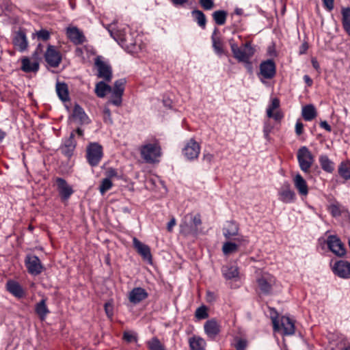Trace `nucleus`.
Wrapping results in <instances>:
<instances>
[{"mask_svg": "<svg viewBox=\"0 0 350 350\" xmlns=\"http://www.w3.org/2000/svg\"><path fill=\"white\" fill-rule=\"evenodd\" d=\"M66 35L69 40L76 45L81 44L86 41L83 33L76 27H69L66 29Z\"/></svg>", "mask_w": 350, "mask_h": 350, "instance_id": "obj_16", "label": "nucleus"}, {"mask_svg": "<svg viewBox=\"0 0 350 350\" xmlns=\"http://www.w3.org/2000/svg\"><path fill=\"white\" fill-rule=\"evenodd\" d=\"M55 182L61 199L63 201L67 200L74 193L72 187L70 186L66 180L62 178H56Z\"/></svg>", "mask_w": 350, "mask_h": 350, "instance_id": "obj_13", "label": "nucleus"}, {"mask_svg": "<svg viewBox=\"0 0 350 350\" xmlns=\"http://www.w3.org/2000/svg\"><path fill=\"white\" fill-rule=\"evenodd\" d=\"M341 14L343 29L350 36V8H342Z\"/></svg>", "mask_w": 350, "mask_h": 350, "instance_id": "obj_31", "label": "nucleus"}, {"mask_svg": "<svg viewBox=\"0 0 350 350\" xmlns=\"http://www.w3.org/2000/svg\"><path fill=\"white\" fill-rule=\"evenodd\" d=\"M148 293L146 291L141 287L134 288L129 295V299L130 302L134 304H137L148 297Z\"/></svg>", "mask_w": 350, "mask_h": 350, "instance_id": "obj_20", "label": "nucleus"}, {"mask_svg": "<svg viewBox=\"0 0 350 350\" xmlns=\"http://www.w3.org/2000/svg\"><path fill=\"white\" fill-rule=\"evenodd\" d=\"M339 174L345 179H350V162H342L338 168Z\"/></svg>", "mask_w": 350, "mask_h": 350, "instance_id": "obj_41", "label": "nucleus"}, {"mask_svg": "<svg viewBox=\"0 0 350 350\" xmlns=\"http://www.w3.org/2000/svg\"><path fill=\"white\" fill-rule=\"evenodd\" d=\"M302 116L306 121H311L317 116V111L312 105H308L302 108Z\"/></svg>", "mask_w": 350, "mask_h": 350, "instance_id": "obj_34", "label": "nucleus"}, {"mask_svg": "<svg viewBox=\"0 0 350 350\" xmlns=\"http://www.w3.org/2000/svg\"><path fill=\"white\" fill-rule=\"evenodd\" d=\"M283 113L280 110H276L270 113V116H268L269 118H273L275 121H280L283 118Z\"/></svg>", "mask_w": 350, "mask_h": 350, "instance_id": "obj_55", "label": "nucleus"}, {"mask_svg": "<svg viewBox=\"0 0 350 350\" xmlns=\"http://www.w3.org/2000/svg\"><path fill=\"white\" fill-rule=\"evenodd\" d=\"M126 83L125 79H120L115 81L113 87H111V92H109V93H111V96L107 105L111 104L117 107L122 105V95L124 94Z\"/></svg>", "mask_w": 350, "mask_h": 350, "instance_id": "obj_3", "label": "nucleus"}, {"mask_svg": "<svg viewBox=\"0 0 350 350\" xmlns=\"http://www.w3.org/2000/svg\"><path fill=\"white\" fill-rule=\"evenodd\" d=\"M95 66L97 69V77L105 81H110L112 79V69L111 66L100 57L95 59Z\"/></svg>", "mask_w": 350, "mask_h": 350, "instance_id": "obj_10", "label": "nucleus"}, {"mask_svg": "<svg viewBox=\"0 0 350 350\" xmlns=\"http://www.w3.org/2000/svg\"><path fill=\"white\" fill-rule=\"evenodd\" d=\"M260 71L262 76L267 79L273 78L275 75V65L273 60L268 59L260 65Z\"/></svg>", "mask_w": 350, "mask_h": 350, "instance_id": "obj_19", "label": "nucleus"}, {"mask_svg": "<svg viewBox=\"0 0 350 350\" xmlns=\"http://www.w3.org/2000/svg\"><path fill=\"white\" fill-rule=\"evenodd\" d=\"M25 264L28 272L33 275H38L44 270V266L40 260L35 255H27L25 257Z\"/></svg>", "mask_w": 350, "mask_h": 350, "instance_id": "obj_9", "label": "nucleus"}, {"mask_svg": "<svg viewBox=\"0 0 350 350\" xmlns=\"http://www.w3.org/2000/svg\"><path fill=\"white\" fill-rule=\"evenodd\" d=\"M279 107H280V100L279 99L275 98H273L272 100H271V103L270 104V105L268 107V108L267 109V116H270V113L276 111V110H278L279 109Z\"/></svg>", "mask_w": 350, "mask_h": 350, "instance_id": "obj_47", "label": "nucleus"}, {"mask_svg": "<svg viewBox=\"0 0 350 350\" xmlns=\"http://www.w3.org/2000/svg\"><path fill=\"white\" fill-rule=\"evenodd\" d=\"M304 80L308 86H311L313 83L312 79L308 75H304Z\"/></svg>", "mask_w": 350, "mask_h": 350, "instance_id": "obj_63", "label": "nucleus"}, {"mask_svg": "<svg viewBox=\"0 0 350 350\" xmlns=\"http://www.w3.org/2000/svg\"><path fill=\"white\" fill-rule=\"evenodd\" d=\"M107 178L111 180V178L116 177L118 175L116 170L113 168H109L106 171Z\"/></svg>", "mask_w": 350, "mask_h": 350, "instance_id": "obj_58", "label": "nucleus"}, {"mask_svg": "<svg viewBox=\"0 0 350 350\" xmlns=\"http://www.w3.org/2000/svg\"><path fill=\"white\" fill-rule=\"evenodd\" d=\"M293 183L300 195L306 196L308 194V189L306 181L299 174L294 177Z\"/></svg>", "mask_w": 350, "mask_h": 350, "instance_id": "obj_25", "label": "nucleus"}, {"mask_svg": "<svg viewBox=\"0 0 350 350\" xmlns=\"http://www.w3.org/2000/svg\"><path fill=\"white\" fill-rule=\"evenodd\" d=\"M311 62H312V65L314 67V68L316 69L317 70H318L319 69L320 66H319V64L318 61L317 60V59L312 58Z\"/></svg>", "mask_w": 350, "mask_h": 350, "instance_id": "obj_64", "label": "nucleus"}, {"mask_svg": "<svg viewBox=\"0 0 350 350\" xmlns=\"http://www.w3.org/2000/svg\"><path fill=\"white\" fill-rule=\"evenodd\" d=\"M191 15L194 20L197 22L198 25L202 29H204L206 23V18L205 14L199 10H194L191 12Z\"/></svg>", "mask_w": 350, "mask_h": 350, "instance_id": "obj_38", "label": "nucleus"}, {"mask_svg": "<svg viewBox=\"0 0 350 350\" xmlns=\"http://www.w3.org/2000/svg\"><path fill=\"white\" fill-rule=\"evenodd\" d=\"M327 244L329 249L338 256H342L345 254L346 250L340 240L336 236L330 235L327 240Z\"/></svg>", "mask_w": 350, "mask_h": 350, "instance_id": "obj_14", "label": "nucleus"}, {"mask_svg": "<svg viewBox=\"0 0 350 350\" xmlns=\"http://www.w3.org/2000/svg\"><path fill=\"white\" fill-rule=\"evenodd\" d=\"M103 155V147L98 143H91L87 147L86 158L91 166H97Z\"/></svg>", "mask_w": 350, "mask_h": 350, "instance_id": "obj_6", "label": "nucleus"}, {"mask_svg": "<svg viewBox=\"0 0 350 350\" xmlns=\"http://www.w3.org/2000/svg\"><path fill=\"white\" fill-rule=\"evenodd\" d=\"M133 244L134 248L144 260H148V262L152 261V255L148 245L143 243L136 237L133 239Z\"/></svg>", "mask_w": 350, "mask_h": 350, "instance_id": "obj_17", "label": "nucleus"}, {"mask_svg": "<svg viewBox=\"0 0 350 350\" xmlns=\"http://www.w3.org/2000/svg\"><path fill=\"white\" fill-rule=\"evenodd\" d=\"M35 310L42 321L45 319L46 315L49 313V310L46 306L45 299H42L41 301L36 304L35 306Z\"/></svg>", "mask_w": 350, "mask_h": 350, "instance_id": "obj_29", "label": "nucleus"}, {"mask_svg": "<svg viewBox=\"0 0 350 350\" xmlns=\"http://www.w3.org/2000/svg\"><path fill=\"white\" fill-rule=\"evenodd\" d=\"M21 69L25 72H36L39 69V64L36 62H31L28 57L22 59Z\"/></svg>", "mask_w": 350, "mask_h": 350, "instance_id": "obj_30", "label": "nucleus"}, {"mask_svg": "<svg viewBox=\"0 0 350 350\" xmlns=\"http://www.w3.org/2000/svg\"><path fill=\"white\" fill-rule=\"evenodd\" d=\"M206 342L200 337H192L189 339V346L191 350H204Z\"/></svg>", "mask_w": 350, "mask_h": 350, "instance_id": "obj_37", "label": "nucleus"}, {"mask_svg": "<svg viewBox=\"0 0 350 350\" xmlns=\"http://www.w3.org/2000/svg\"><path fill=\"white\" fill-rule=\"evenodd\" d=\"M188 219H186L185 216L183 221L180 224V233L187 237L189 235H195L197 234V229L194 228L192 224H190Z\"/></svg>", "mask_w": 350, "mask_h": 350, "instance_id": "obj_26", "label": "nucleus"}, {"mask_svg": "<svg viewBox=\"0 0 350 350\" xmlns=\"http://www.w3.org/2000/svg\"><path fill=\"white\" fill-rule=\"evenodd\" d=\"M105 311L108 317L111 318L113 314V308L112 302L108 301L105 304Z\"/></svg>", "mask_w": 350, "mask_h": 350, "instance_id": "obj_53", "label": "nucleus"}, {"mask_svg": "<svg viewBox=\"0 0 350 350\" xmlns=\"http://www.w3.org/2000/svg\"><path fill=\"white\" fill-rule=\"evenodd\" d=\"M199 3L205 10H211L215 6L213 0H199Z\"/></svg>", "mask_w": 350, "mask_h": 350, "instance_id": "obj_49", "label": "nucleus"}, {"mask_svg": "<svg viewBox=\"0 0 350 350\" xmlns=\"http://www.w3.org/2000/svg\"><path fill=\"white\" fill-rule=\"evenodd\" d=\"M147 345L149 350H165L163 345L159 340L154 337L147 342Z\"/></svg>", "mask_w": 350, "mask_h": 350, "instance_id": "obj_42", "label": "nucleus"}, {"mask_svg": "<svg viewBox=\"0 0 350 350\" xmlns=\"http://www.w3.org/2000/svg\"><path fill=\"white\" fill-rule=\"evenodd\" d=\"M176 219L175 218H172L171 220L168 222L167 229L169 232L172 230L173 227L176 225Z\"/></svg>", "mask_w": 350, "mask_h": 350, "instance_id": "obj_61", "label": "nucleus"}, {"mask_svg": "<svg viewBox=\"0 0 350 350\" xmlns=\"http://www.w3.org/2000/svg\"><path fill=\"white\" fill-rule=\"evenodd\" d=\"M186 219H188L189 221L192 222L193 227L196 228L197 230L198 226L202 224L201 217L199 214H196L195 215L191 214L187 215Z\"/></svg>", "mask_w": 350, "mask_h": 350, "instance_id": "obj_45", "label": "nucleus"}, {"mask_svg": "<svg viewBox=\"0 0 350 350\" xmlns=\"http://www.w3.org/2000/svg\"><path fill=\"white\" fill-rule=\"evenodd\" d=\"M247 346V342L245 339L239 338L235 345V348L237 350H245Z\"/></svg>", "mask_w": 350, "mask_h": 350, "instance_id": "obj_52", "label": "nucleus"}, {"mask_svg": "<svg viewBox=\"0 0 350 350\" xmlns=\"http://www.w3.org/2000/svg\"><path fill=\"white\" fill-rule=\"evenodd\" d=\"M139 152L142 158L148 163H158L162 155L161 147L157 140L145 143L140 147Z\"/></svg>", "mask_w": 350, "mask_h": 350, "instance_id": "obj_2", "label": "nucleus"}, {"mask_svg": "<svg viewBox=\"0 0 350 350\" xmlns=\"http://www.w3.org/2000/svg\"><path fill=\"white\" fill-rule=\"evenodd\" d=\"M111 36L116 40L122 47L129 48L130 45H133L132 40L129 41L128 37L123 30H117L113 31L109 29Z\"/></svg>", "mask_w": 350, "mask_h": 350, "instance_id": "obj_23", "label": "nucleus"}, {"mask_svg": "<svg viewBox=\"0 0 350 350\" xmlns=\"http://www.w3.org/2000/svg\"><path fill=\"white\" fill-rule=\"evenodd\" d=\"M239 234V226L234 221H227L226 227L223 228V234L227 239H231L232 237Z\"/></svg>", "mask_w": 350, "mask_h": 350, "instance_id": "obj_27", "label": "nucleus"}, {"mask_svg": "<svg viewBox=\"0 0 350 350\" xmlns=\"http://www.w3.org/2000/svg\"><path fill=\"white\" fill-rule=\"evenodd\" d=\"M239 245L236 243L227 241L222 246V252L224 255H229L236 252L238 250Z\"/></svg>", "mask_w": 350, "mask_h": 350, "instance_id": "obj_40", "label": "nucleus"}, {"mask_svg": "<svg viewBox=\"0 0 350 350\" xmlns=\"http://www.w3.org/2000/svg\"><path fill=\"white\" fill-rule=\"evenodd\" d=\"M272 321L274 331L276 332L282 329L284 335L291 336L295 334V324L289 317L283 316L280 321L273 319Z\"/></svg>", "mask_w": 350, "mask_h": 350, "instance_id": "obj_7", "label": "nucleus"}, {"mask_svg": "<svg viewBox=\"0 0 350 350\" xmlns=\"http://www.w3.org/2000/svg\"><path fill=\"white\" fill-rule=\"evenodd\" d=\"M279 200L284 203H291L295 199V193L291 189L289 183H286L282 185L278 191Z\"/></svg>", "mask_w": 350, "mask_h": 350, "instance_id": "obj_15", "label": "nucleus"}, {"mask_svg": "<svg viewBox=\"0 0 350 350\" xmlns=\"http://www.w3.org/2000/svg\"><path fill=\"white\" fill-rule=\"evenodd\" d=\"M230 44L234 57L237 59L238 62L244 63L245 64V67L248 70H251L252 64L250 59L255 53V49L252 46L251 42H247L240 47L232 42H230Z\"/></svg>", "mask_w": 350, "mask_h": 350, "instance_id": "obj_1", "label": "nucleus"}, {"mask_svg": "<svg viewBox=\"0 0 350 350\" xmlns=\"http://www.w3.org/2000/svg\"><path fill=\"white\" fill-rule=\"evenodd\" d=\"M213 159V154H212L211 153H205V154H204V155H203V160L204 161L207 162L208 163H211Z\"/></svg>", "mask_w": 350, "mask_h": 350, "instance_id": "obj_60", "label": "nucleus"}, {"mask_svg": "<svg viewBox=\"0 0 350 350\" xmlns=\"http://www.w3.org/2000/svg\"><path fill=\"white\" fill-rule=\"evenodd\" d=\"M212 42H213V46L214 48V50L215 52L218 54H221L223 53V46L222 43L220 41V40L217 38H216L214 34L212 36Z\"/></svg>", "mask_w": 350, "mask_h": 350, "instance_id": "obj_46", "label": "nucleus"}, {"mask_svg": "<svg viewBox=\"0 0 350 350\" xmlns=\"http://www.w3.org/2000/svg\"><path fill=\"white\" fill-rule=\"evenodd\" d=\"M74 137L75 134L72 132L70 133V137L64 142L63 144L60 147L62 153L68 158H70L72 156L76 148L77 143Z\"/></svg>", "mask_w": 350, "mask_h": 350, "instance_id": "obj_18", "label": "nucleus"}, {"mask_svg": "<svg viewBox=\"0 0 350 350\" xmlns=\"http://www.w3.org/2000/svg\"><path fill=\"white\" fill-rule=\"evenodd\" d=\"M221 271L226 280H231L239 276L238 267L236 266H224L222 267Z\"/></svg>", "mask_w": 350, "mask_h": 350, "instance_id": "obj_33", "label": "nucleus"}, {"mask_svg": "<svg viewBox=\"0 0 350 350\" xmlns=\"http://www.w3.org/2000/svg\"><path fill=\"white\" fill-rule=\"evenodd\" d=\"M72 117L80 124L89 123V118L83 109L79 105H75L73 109Z\"/></svg>", "mask_w": 350, "mask_h": 350, "instance_id": "obj_28", "label": "nucleus"}, {"mask_svg": "<svg viewBox=\"0 0 350 350\" xmlns=\"http://www.w3.org/2000/svg\"><path fill=\"white\" fill-rule=\"evenodd\" d=\"M12 42L15 49L23 53L29 46L26 32L23 29H19L12 33Z\"/></svg>", "mask_w": 350, "mask_h": 350, "instance_id": "obj_8", "label": "nucleus"}, {"mask_svg": "<svg viewBox=\"0 0 350 350\" xmlns=\"http://www.w3.org/2000/svg\"><path fill=\"white\" fill-rule=\"evenodd\" d=\"M108 105H109L106 104V105L104 107L103 120H104V122L106 123L112 124L113 120L111 118V111H110L109 108L108 107Z\"/></svg>", "mask_w": 350, "mask_h": 350, "instance_id": "obj_48", "label": "nucleus"}, {"mask_svg": "<svg viewBox=\"0 0 350 350\" xmlns=\"http://www.w3.org/2000/svg\"><path fill=\"white\" fill-rule=\"evenodd\" d=\"M111 90V87L104 81H99L96 84L95 93L99 98L105 97L107 93H109Z\"/></svg>", "mask_w": 350, "mask_h": 350, "instance_id": "obj_35", "label": "nucleus"}, {"mask_svg": "<svg viewBox=\"0 0 350 350\" xmlns=\"http://www.w3.org/2000/svg\"><path fill=\"white\" fill-rule=\"evenodd\" d=\"M319 163L321 168L329 173H331L334 170V163L328 158L327 155H321L319 157Z\"/></svg>", "mask_w": 350, "mask_h": 350, "instance_id": "obj_36", "label": "nucleus"}, {"mask_svg": "<svg viewBox=\"0 0 350 350\" xmlns=\"http://www.w3.org/2000/svg\"><path fill=\"white\" fill-rule=\"evenodd\" d=\"M335 274L342 278H350V263L345 261L336 262L333 268Z\"/></svg>", "mask_w": 350, "mask_h": 350, "instance_id": "obj_21", "label": "nucleus"}, {"mask_svg": "<svg viewBox=\"0 0 350 350\" xmlns=\"http://www.w3.org/2000/svg\"><path fill=\"white\" fill-rule=\"evenodd\" d=\"M204 328L205 333L211 338H214L220 332V325L215 319L207 321Z\"/></svg>", "mask_w": 350, "mask_h": 350, "instance_id": "obj_22", "label": "nucleus"}, {"mask_svg": "<svg viewBox=\"0 0 350 350\" xmlns=\"http://www.w3.org/2000/svg\"><path fill=\"white\" fill-rule=\"evenodd\" d=\"M329 211L334 217L340 216L341 214L340 206L336 204H331L329 207Z\"/></svg>", "mask_w": 350, "mask_h": 350, "instance_id": "obj_50", "label": "nucleus"}, {"mask_svg": "<svg viewBox=\"0 0 350 350\" xmlns=\"http://www.w3.org/2000/svg\"><path fill=\"white\" fill-rule=\"evenodd\" d=\"M113 186V183L109 178H104L102 180L100 185L99 187V191L102 195L105 194L109 191Z\"/></svg>", "mask_w": 350, "mask_h": 350, "instance_id": "obj_43", "label": "nucleus"}, {"mask_svg": "<svg viewBox=\"0 0 350 350\" xmlns=\"http://www.w3.org/2000/svg\"><path fill=\"white\" fill-rule=\"evenodd\" d=\"M36 36L38 39L44 41L48 40L50 38V33L46 29H41L36 32Z\"/></svg>", "mask_w": 350, "mask_h": 350, "instance_id": "obj_51", "label": "nucleus"}, {"mask_svg": "<svg viewBox=\"0 0 350 350\" xmlns=\"http://www.w3.org/2000/svg\"><path fill=\"white\" fill-rule=\"evenodd\" d=\"M6 288L12 295L17 298L25 295V291L20 284L14 280H9L6 284Z\"/></svg>", "mask_w": 350, "mask_h": 350, "instance_id": "obj_24", "label": "nucleus"}, {"mask_svg": "<svg viewBox=\"0 0 350 350\" xmlns=\"http://www.w3.org/2000/svg\"><path fill=\"white\" fill-rule=\"evenodd\" d=\"M227 12L224 10H217L213 13V18L218 25H223L226 21Z\"/></svg>", "mask_w": 350, "mask_h": 350, "instance_id": "obj_39", "label": "nucleus"}, {"mask_svg": "<svg viewBox=\"0 0 350 350\" xmlns=\"http://www.w3.org/2000/svg\"><path fill=\"white\" fill-rule=\"evenodd\" d=\"M325 8L328 10L331 11L334 8V0H323Z\"/></svg>", "mask_w": 350, "mask_h": 350, "instance_id": "obj_59", "label": "nucleus"}, {"mask_svg": "<svg viewBox=\"0 0 350 350\" xmlns=\"http://www.w3.org/2000/svg\"><path fill=\"white\" fill-rule=\"evenodd\" d=\"M234 240L237 241L236 243L239 245V247L241 245H246L249 243L248 239L242 235L238 236L234 239Z\"/></svg>", "mask_w": 350, "mask_h": 350, "instance_id": "obj_56", "label": "nucleus"}, {"mask_svg": "<svg viewBox=\"0 0 350 350\" xmlns=\"http://www.w3.org/2000/svg\"><path fill=\"white\" fill-rule=\"evenodd\" d=\"M56 92L61 100L67 101L69 100L68 86L65 83L57 82L56 84Z\"/></svg>", "mask_w": 350, "mask_h": 350, "instance_id": "obj_32", "label": "nucleus"}, {"mask_svg": "<svg viewBox=\"0 0 350 350\" xmlns=\"http://www.w3.org/2000/svg\"><path fill=\"white\" fill-rule=\"evenodd\" d=\"M320 126L324 129H325L327 131L330 132L332 131V127L326 121H322L320 123Z\"/></svg>", "mask_w": 350, "mask_h": 350, "instance_id": "obj_62", "label": "nucleus"}, {"mask_svg": "<svg viewBox=\"0 0 350 350\" xmlns=\"http://www.w3.org/2000/svg\"><path fill=\"white\" fill-rule=\"evenodd\" d=\"M44 57L47 64L53 68H57L62 61L61 53L52 45L48 46Z\"/></svg>", "mask_w": 350, "mask_h": 350, "instance_id": "obj_12", "label": "nucleus"}, {"mask_svg": "<svg viewBox=\"0 0 350 350\" xmlns=\"http://www.w3.org/2000/svg\"><path fill=\"white\" fill-rule=\"evenodd\" d=\"M195 317L199 320L206 319L208 317L207 308L205 306L198 308L195 312Z\"/></svg>", "mask_w": 350, "mask_h": 350, "instance_id": "obj_44", "label": "nucleus"}, {"mask_svg": "<svg viewBox=\"0 0 350 350\" xmlns=\"http://www.w3.org/2000/svg\"><path fill=\"white\" fill-rule=\"evenodd\" d=\"M256 282L260 293L264 295H270L273 292V287L275 284V278L269 273H262L256 278Z\"/></svg>", "mask_w": 350, "mask_h": 350, "instance_id": "obj_4", "label": "nucleus"}, {"mask_svg": "<svg viewBox=\"0 0 350 350\" xmlns=\"http://www.w3.org/2000/svg\"><path fill=\"white\" fill-rule=\"evenodd\" d=\"M304 131V124L299 122L297 121L295 124V133L297 135H300L303 133Z\"/></svg>", "mask_w": 350, "mask_h": 350, "instance_id": "obj_57", "label": "nucleus"}, {"mask_svg": "<svg viewBox=\"0 0 350 350\" xmlns=\"http://www.w3.org/2000/svg\"><path fill=\"white\" fill-rule=\"evenodd\" d=\"M200 152V146L194 139H190L183 149V154L189 160L197 159Z\"/></svg>", "mask_w": 350, "mask_h": 350, "instance_id": "obj_11", "label": "nucleus"}, {"mask_svg": "<svg viewBox=\"0 0 350 350\" xmlns=\"http://www.w3.org/2000/svg\"><path fill=\"white\" fill-rule=\"evenodd\" d=\"M297 160L300 169L306 173L310 172L314 162V157L306 146L301 147L297 151Z\"/></svg>", "mask_w": 350, "mask_h": 350, "instance_id": "obj_5", "label": "nucleus"}, {"mask_svg": "<svg viewBox=\"0 0 350 350\" xmlns=\"http://www.w3.org/2000/svg\"><path fill=\"white\" fill-rule=\"evenodd\" d=\"M123 339L127 342H132L133 341H137V338L132 333L129 332H124L123 334Z\"/></svg>", "mask_w": 350, "mask_h": 350, "instance_id": "obj_54", "label": "nucleus"}]
</instances>
